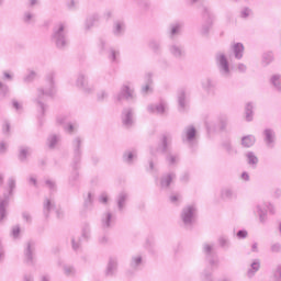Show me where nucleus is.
<instances>
[{"label": "nucleus", "mask_w": 281, "mask_h": 281, "mask_svg": "<svg viewBox=\"0 0 281 281\" xmlns=\"http://www.w3.org/2000/svg\"><path fill=\"white\" fill-rule=\"evenodd\" d=\"M48 88H38L37 89V97L35 99V102L41 111V115H45V111H47V98H54V94L56 93V86H54V72H50L46 77Z\"/></svg>", "instance_id": "obj_1"}, {"label": "nucleus", "mask_w": 281, "mask_h": 281, "mask_svg": "<svg viewBox=\"0 0 281 281\" xmlns=\"http://www.w3.org/2000/svg\"><path fill=\"white\" fill-rule=\"evenodd\" d=\"M69 31L67 29V22H58L55 24L52 34V41L55 43L58 49H65L69 45Z\"/></svg>", "instance_id": "obj_2"}, {"label": "nucleus", "mask_w": 281, "mask_h": 281, "mask_svg": "<svg viewBox=\"0 0 281 281\" xmlns=\"http://www.w3.org/2000/svg\"><path fill=\"white\" fill-rule=\"evenodd\" d=\"M172 144V135L171 134H162L160 138V143L157 147L150 148L151 158L149 160V169L155 170V161H157V155H166V153L170 151V145Z\"/></svg>", "instance_id": "obj_3"}, {"label": "nucleus", "mask_w": 281, "mask_h": 281, "mask_svg": "<svg viewBox=\"0 0 281 281\" xmlns=\"http://www.w3.org/2000/svg\"><path fill=\"white\" fill-rule=\"evenodd\" d=\"M71 146L74 148V160L72 172L69 177V183L74 184L75 181H78V177H80V175L78 173V166L80 164V156L82 155V151L80 150L82 146V138H80V136H77L72 140Z\"/></svg>", "instance_id": "obj_4"}, {"label": "nucleus", "mask_w": 281, "mask_h": 281, "mask_svg": "<svg viewBox=\"0 0 281 281\" xmlns=\"http://www.w3.org/2000/svg\"><path fill=\"white\" fill-rule=\"evenodd\" d=\"M8 186V191L0 196V223L8 216L7 207L10 205V196H12L14 189L16 188V180L14 178H9Z\"/></svg>", "instance_id": "obj_5"}, {"label": "nucleus", "mask_w": 281, "mask_h": 281, "mask_svg": "<svg viewBox=\"0 0 281 281\" xmlns=\"http://www.w3.org/2000/svg\"><path fill=\"white\" fill-rule=\"evenodd\" d=\"M203 254L205 269L202 271L201 279L203 281H212V245L204 244Z\"/></svg>", "instance_id": "obj_6"}, {"label": "nucleus", "mask_w": 281, "mask_h": 281, "mask_svg": "<svg viewBox=\"0 0 281 281\" xmlns=\"http://www.w3.org/2000/svg\"><path fill=\"white\" fill-rule=\"evenodd\" d=\"M181 221L187 229H192V225L196 221V206H186L181 212Z\"/></svg>", "instance_id": "obj_7"}, {"label": "nucleus", "mask_w": 281, "mask_h": 281, "mask_svg": "<svg viewBox=\"0 0 281 281\" xmlns=\"http://www.w3.org/2000/svg\"><path fill=\"white\" fill-rule=\"evenodd\" d=\"M201 19L202 34H210V30H212V8L210 5L202 4Z\"/></svg>", "instance_id": "obj_8"}, {"label": "nucleus", "mask_w": 281, "mask_h": 281, "mask_svg": "<svg viewBox=\"0 0 281 281\" xmlns=\"http://www.w3.org/2000/svg\"><path fill=\"white\" fill-rule=\"evenodd\" d=\"M181 137L183 144H188L189 148L196 147V127H194V125L186 126Z\"/></svg>", "instance_id": "obj_9"}, {"label": "nucleus", "mask_w": 281, "mask_h": 281, "mask_svg": "<svg viewBox=\"0 0 281 281\" xmlns=\"http://www.w3.org/2000/svg\"><path fill=\"white\" fill-rule=\"evenodd\" d=\"M56 214L57 218L63 217V211L56 207V202L52 198H46L43 203V214L45 218H49L50 214Z\"/></svg>", "instance_id": "obj_10"}, {"label": "nucleus", "mask_w": 281, "mask_h": 281, "mask_svg": "<svg viewBox=\"0 0 281 281\" xmlns=\"http://www.w3.org/2000/svg\"><path fill=\"white\" fill-rule=\"evenodd\" d=\"M115 100L122 102V100H135V92L128 85H123L121 91L116 94Z\"/></svg>", "instance_id": "obj_11"}, {"label": "nucleus", "mask_w": 281, "mask_h": 281, "mask_svg": "<svg viewBox=\"0 0 281 281\" xmlns=\"http://www.w3.org/2000/svg\"><path fill=\"white\" fill-rule=\"evenodd\" d=\"M57 124L63 126L64 131L69 134L74 133L76 128H78V125L76 123L69 122V116L65 114L57 116Z\"/></svg>", "instance_id": "obj_12"}, {"label": "nucleus", "mask_w": 281, "mask_h": 281, "mask_svg": "<svg viewBox=\"0 0 281 281\" xmlns=\"http://www.w3.org/2000/svg\"><path fill=\"white\" fill-rule=\"evenodd\" d=\"M76 87L82 89L85 93H93V87L89 86L87 80V75L85 72H79L76 80Z\"/></svg>", "instance_id": "obj_13"}, {"label": "nucleus", "mask_w": 281, "mask_h": 281, "mask_svg": "<svg viewBox=\"0 0 281 281\" xmlns=\"http://www.w3.org/2000/svg\"><path fill=\"white\" fill-rule=\"evenodd\" d=\"M36 251V243L29 240L24 249V258L27 265H34V252Z\"/></svg>", "instance_id": "obj_14"}, {"label": "nucleus", "mask_w": 281, "mask_h": 281, "mask_svg": "<svg viewBox=\"0 0 281 281\" xmlns=\"http://www.w3.org/2000/svg\"><path fill=\"white\" fill-rule=\"evenodd\" d=\"M169 54L173 56V58L181 59L183 56H186V49L183 48V45L179 42H173L169 45Z\"/></svg>", "instance_id": "obj_15"}, {"label": "nucleus", "mask_w": 281, "mask_h": 281, "mask_svg": "<svg viewBox=\"0 0 281 281\" xmlns=\"http://www.w3.org/2000/svg\"><path fill=\"white\" fill-rule=\"evenodd\" d=\"M122 122L127 127L131 128L133 124H135V114L133 109L125 108L122 112Z\"/></svg>", "instance_id": "obj_16"}, {"label": "nucleus", "mask_w": 281, "mask_h": 281, "mask_svg": "<svg viewBox=\"0 0 281 281\" xmlns=\"http://www.w3.org/2000/svg\"><path fill=\"white\" fill-rule=\"evenodd\" d=\"M126 33V22L124 20H115L112 26V34L114 36H124Z\"/></svg>", "instance_id": "obj_17"}, {"label": "nucleus", "mask_w": 281, "mask_h": 281, "mask_svg": "<svg viewBox=\"0 0 281 281\" xmlns=\"http://www.w3.org/2000/svg\"><path fill=\"white\" fill-rule=\"evenodd\" d=\"M166 109H168V103L164 100H160L158 104H149L147 106L148 113H157V115H164L166 113Z\"/></svg>", "instance_id": "obj_18"}, {"label": "nucleus", "mask_w": 281, "mask_h": 281, "mask_svg": "<svg viewBox=\"0 0 281 281\" xmlns=\"http://www.w3.org/2000/svg\"><path fill=\"white\" fill-rule=\"evenodd\" d=\"M101 225L103 229H111L115 225V215L110 211L105 212L101 217Z\"/></svg>", "instance_id": "obj_19"}, {"label": "nucleus", "mask_w": 281, "mask_h": 281, "mask_svg": "<svg viewBox=\"0 0 281 281\" xmlns=\"http://www.w3.org/2000/svg\"><path fill=\"white\" fill-rule=\"evenodd\" d=\"M142 265H144V259L140 255L133 256L130 262V269L132 273H135V271H139L142 268Z\"/></svg>", "instance_id": "obj_20"}, {"label": "nucleus", "mask_w": 281, "mask_h": 281, "mask_svg": "<svg viewBox=\"0 0 281 281\" xmlns=\"http://www.w3.org/2000/svg\"><path fill=\"white\" fill-rule=\"evenodd\" d=\"M116 271H117V258L111 257L108 262L105 274L115 276Z\"/></svg>", "instance_id": "obj_21"}, {"label": "nucleus", "mask_w": 281, "mask_h": 281, "mask_svg": "<svg viewBox=\"0 0 281 281\" xmlns=\"http://www.w3.org/2000/svg\"><path fill=\"white\" fill-rule=\"evenodd\" d=\"M177 176L175 173H167L165 176L161 177L160 179V188L162 190H166V188H170V184L172 183V180L176 178Z\"/></svg>", "instance_id": "obj_22"}, {"label": "nucleus", "mask_w": 281, "mask_h": 281, "mask_svg": "<svg viewBox=\"0 0 281 281\" xmlns=\"http://www.w3.org/2000/svg\"><path fill=\"white\" fill-rule=\"evenodd\" d=\"M181 30H183L182 22H176L170 24V31H169L170 38H175V36H177V34H179Z\"/></svg>", "instance_id": "obj_23"}, {"label": "nucleus", "mask_w": 281, "mask_h": 281, "mask_svg": "<svg viewBox=\"0 0 281 281\" xmlns=\"http://www.w3.org/2000/svg\"><path fill=\"white\" fill-rule=\"evenodd\" d=\"M127 199H128V193L127 192L122 191L119 194L116 203H117V209H119L120 212H122V210H124Z\"/></svg>", "instance_id": "obj_24"}, {"label": "nucleus", "mask_w": 281, "mask_h": 281, "mask_svg": "<svg viewBox=\"0 0 281 281\" xmlns=\"http://www.w3.org/2000/svg\"><path fill=\"white\" fill-rule=\"evenodd\" d=\"M153 85V74L148 72L145 76V86L142 88V93H148L153 91V88H150Z\"/></svg>", "instance_id": "obj_25"}, {"label": "nucleus", "mask_w": 281, "mask_h": 281, "mask_svg": "<svg viewBox=\"0 0 281 281\" xmlns=\"http://www.w3.org/2000/svg\"><path fill=\"white\" fill-rule=\"evenodd\" d=\"M179 111H186V90L181 89L178 92Z\"/></svg>", "instance_id": "obj_26"}, {"label": "nucleus", "mask_w": 281, "mask_h": 281, "mask_svg": "<svg viewBox=\"0 0 281 281\" xmlns=\"http://www.w3.org/2000/svg\"><path fill=\"white\" fill-rule=\"evenodd\" d=\"M100 20V15L93 14L87 18L85 23V30H91L93 25H95V21Z\"/></svg>", "instance_id": "obj_27"}, {"label": "nucleus", "mask_w": 281, "mask_h": 281, "mask_svg": "<svg viewBox=\"0 0 281 281\" xmlns=\"http://www.w3.org/2000/svg\"><path fill=\"white\" fill-rule=\"evenodd\" d=\"M217 65L227 74L229 71V65L227 64V58H225L223 55H220L217 57Z\"/></svg>", "instance_id": "obj_28"}, {"label": "nucleus", "mask_w": 281, "mask_h": 281, "mask_svg": "<svg viewBox=\"0 0 281 281\" xmlns=\"http://www.w3.org/2000/svg\"><path fill=\"white\" fill-rule=\"evenodd\" d=\"M60 142V135L53 134L48 136L47 144L48 148H56V145Z\"/></svg>", "instance_id": "obj_29"}, {"label": "nucleus", "mask_w": 281, "mask_h": 281, "mask_svg": "<svg viewBox=\"0 0 281 281\" xmlns=\"http://www.w3.org/2000/svg\"><path fill=\"white\" fill-rule=\"evenodd\" d=\"M136 157H137V151L128 150V151H125L123 159L124 161H126V164H133V159H135Z\"/></svg>", "instance_id": "obj_30"}, {"label": "nucleus", "mask_w": 281, "mask_h": 281, "mask_svg": "<svg viewBox=\"0 0 281 281\" xmlns=\"http://www.w3.org/2000/svg\"><path fill=\"white\" fill-rule=\"evenodd\" d=\"M166 161L169 166H177L179 164V156L177 154H168Z\"/></svg>", "instance_id": "obj_31"}, {"label": "nucleus", "mask_w": 281, "mask_h": 281, "mask_svg": "<svg viewBox=\"0 0 281 281\" xmlns=\"http://www.w3.org/2000/svg\"><path fill=\"white\" fill-rule=\"evenodd\" d=\"M81 237L83 240H89V238H91V226H89V224H83L81 229Z\"/></svg>", "instance_id": "obj_32"}, {"label": "nucleus", "mask_w": 281, "mask_h": 281, "mask_svg": "<svg viewBox=\"0 0 281 281\" xmlns=\"http://www.w3.org/2000/svg\"><path fill=\"white\" fill-rule=\"evenodd\" d=\"M117 56H120V50H115V48H110L108 50V58L111 63H117Z\"/></svg>", "instance_id": "obj_33"}, {"label": "nucleus", "mask_w": 281, "mask_h": 281, "mask_svg": "<svg viewBox=\"0 0 281 281\" xmlns=\"http://www.w3.org/2000/svg\"><path fill=\"white\" fill-rule=\"evenodd\" d=\"M83 206L86 210H91L93 206V193L89 192L85 198Z\"/></svg>", "instance_id": "obj_34"}, {"label": "nucleus", "mask_w": 281, "mask_h": 281, "mask_svg": "<svg viewBox=\"0 0 281 281\" xmlns=\"http://www.w3.org/2000/svg\"><path fill=\"white\" fill-rule=\"evenodd\" d=\"M36 15L30 11L24 12L23 21L24 23H34Z\"/></svg>", "instance_id": "obj_35"}, {"label": "nucleus", "mask_w": 281, "mask_h": 281, "mask_svg": "<svg viewBox=\"0 0 281 281\" xmlns=\"http://www.w3.org/2000/svg\"><path fill=\"white\" fill-rule=\"evenodd\" d=\"M260 270V262L254 261L251 263V269L248 271V278L254 277V273Z\"/></svg>", "instance_id": "obj_36"}, {"label": "nucleus", "mask_w": 281, "mask_h": 281, "mask_svg": "<svg viewBox=\"0 0 281 281\" xmlns=\"http://www.w3.org/2000/svg\"><path fill=\"white\" fill-rule=\"evenodd\" d=\"M256 140L254 139V137L251 136H246L241 139V144L243 146H245L246 148H249L250 146H254V143Z\"/></svg>", "instance_id": "obj_37"}, {"label": "nucleus", "mask_w": 281, "mask_h": 281, "mask_svg": "<svg viewBox=\"0 0 281 281\" xmlns=\"http://www.w3.org/2000/svg\"><path fill=\"white\" fill-rule=\"evenodd\" d=\"M233 49H234L235 56L237 58H240V56H243L241 54L245 48L243 47V44H234Z\"/></svg>", "instance_id": "obj_38"}, {"label": "nucleus", "mask_w": 281, "mask_h": 281, "mask_svg": "<svg viewBox=\"0 0 281 281\" xmlns=\"http://www.w3.org/2000/svg\"><path fill=\"white\" fill-rule=\"evenodd\" d=\"M64 273L65 276H76V268L74 266L65 265L64 266Z\"/></svg>", "instance_id": "obj_39"}, {"label": "nucleus", "mask_w": 281, "mask_h": 281, "mask_svg": "<svg viewBox=\"0 0 281 281\" xmlns=\"http://www.w3.org/2000/svg\"><path fill=\"white\" fill-rule=\"evenodd\" d=\"M36 78V72L34 70H29V74L24 77V82H32Z\"/></svg>", "instance_id": "obj_40"}, {"label": "nucleus", "mask_w": 281, "mask_h": 281, "mask_svg": "<svg viewBox=\"0 0 281 281\" xmlns=\"http://www.w3.org/2000/svg\"><path fill=\"white\" fill-rule=\"evenodd\" d=\"M20 235H21V226L19 225L13 226L11 231V236H13V238H19Z\"/></svg>", "instance_id": "obj_41"}, {"label": "nucleus", "mask_w": 281, "mask_h": 281, "mask_svg": "<svg viewBox=\"0 0 281 281\" xmlns=\"http://www.w3.org/2000/svg\"><path fill=\"white\" fill-rule=\"evenodd\" d=\"M12 106H13V109H15V111L18 113H22L23 112V105L21 103H19V101H16V100L12 101Z\"/></svg>", "instance_id": "obj_42"}, {"label": "nucleus", "mask_w": 281, "mask_h": 281, "mask_svg": "<svg viewBox=\"0 0 281 281\" xmlns=\"http://www.w3.org/2000/svg\"><path fill=\"white\" fill-rule=\"evenodd\" d=\"M202 87H203L204 91H209L210 92L211 89H212V80H210V79L204 80L202 82Z\"/></svg>", "instance_id": "obj_43"}, {"label": "nucleus", "mask_w": 281, "mask_h": 281, "mask_svg": "<svg viewBox=\"0 0 281 281\" xmlns=\"http://www.w3.org/2000/svg\"><path fill=\"white\" fill-rule=\"evenodd\" d=\"M71 245L74 251H78L80 249V239H76V237H72Z\"/></svg>", "instance_id": "obj_44"}, {"label": "nucleus", "mask_w": 281, "mask_h": 281, "mask_svg": "<svg viewBox=\"0 0 281 281\" xmlns=\"http://www.w3.org/2000/svg\"><path fill=\"white\" fill-rule=\"evenodd\" d=\"M149 47H150V49H153L154 52H159L160 44H159V42H157V41H151V42L149 43Z\"/></svg>", "instance_id": "obj_45"}, {"label": "nucleus", "mask_w": 281, "mask_h": 281, "mask_svg": "<svg viewBox=\"0 0 281 281\" xmlns=\"http://www.w3.org/2000/svg\"><path fill=\"white\" fill-rule=\"evenodd\" d=\"M29 148H22L20 150V159L21 161H25V159L27 158V153H29Z\"/></svg>", "instance_id": "obj_46"}, {"label": "nucleus", "mask_w": 281, "mask_h": 281, "mask_svg": "<svg viewBox=\"0 0 281 281\" xmlns=\"http://www.w3.org/2000/svg\"><path fill=\"white\" fill-rule=\"evenodd\" d=\"M99 49L101 54H104V52H106V41L104 40L99 41Z\"/></svg>", "instance_id": "obj_47"}, {"label": "nucleus", "mask_w": 281, "mask_h": 281, "mask_svg": "<svg viewBox=\"0 0 281 281\" xmlns=\"http://www.w3.org/2000/svg\"><path fill=\"white\" fill-rule=\"evenodd\" d=\"M8 150V143L5 142H0V155H4Z\"/></svg>", "instance_id": "obj_48"}, {"label": "nucleus", "mask_w": 281, "mask_h": 281, "mask_svg": "<svg viewBox=\"0 0 281 281\" xmlns=\"http://www.w3.org/2000/svg\"><path fill=\"white\" fill-rule=\"evenodd\" d=\"M22 218L26 222V223H32V215L29 212H23L22 213Z\"/></svg>", "instance_id": "obj_49"}, {"label": "nucleus", "mask_w": 281, "mask_h": 281, "mask_svg": "<svg viewBox=\"0 0 281 281\" xmlns=\"http://www.w3.org/2000/svg\"><path fill=\"white\" fill-rule=\"evenodd\" d=\"M45 184L47 186V188H49V190H52L54 192V190H56V182H54L53 180H46Z\"/></svg>", "instance_id": "obj_50"}, {"label": "nucleus", "mask_w": 281, "mask_h": 281, "mask_svg": "<svg viewBox=\"0 0 281 281\" xmlns=\"http://www.w3.org/2000/svg\"><path fill=\"white\" fill-rule=\"evenodd\" d=\"M99 202H100V203H103V204L109 203V195H106V193H102V194L99 196Z\"/></svg>", "instance_id": "obj_51"}, {"label": "nucleus", "mask_w": 281, "mask_h": 281, "mask_svg": "<svg viewBox=\"0 0 281 281\" xmlns=\"http://www.w3.org/2000/svg\"><path fill=\"white\" fill-rule=\"evenodd\" d=\"M180 199H181V195H179V194L170 195V202L173 203L175 205H177V203H179Z\"/></svg>", "instance_id": "obj_52"}, {"label": "nucleus", "mask_w": 281, "mask_h": 281, "mask_svg": "<svg viewBox=\"0 0 281 281\" xmlns=\"http://www.w3.org/2000/svg\"><path fill=\"white\" fill-rule=\"evenodd\" d=\"M105 98H109V93H106V91H101V92L98 93V100L99 101H102Z\"/></svg>", "instance_id": "obj_53"}, {"label": "nucleus", "mask_w": 281, "mask_h": 281, "mask_svg": "<svg viewBox=\"0 0 281 281\" xmlns=\"http://www.w3.org/2000/svg\"><path fill=\"white\" fill-rule=\"evenodd\" d=\"M68 8L70 10H75V8H78V0H70V2L68 3Z\"/></svg>", "instance_id": "obj_54"}, {"label": "nucleus", "mask_w": 281, "mask_h": 281, "mask_svg": "<svg viewBox=\"0 0 281 281\" xmlns=\"http://www.w3.org/2000/svg\"><path fill=\"white\" fill-rule=\"evenodd\" d=\"M2 131H3V133H10V122L9 121H4Z\"/></svg>", "instance_id": "obj_55"}, {"label": "nucleus", "mask_w": 281, "mask_h": 281, "mask_svg": "<svg viewBox=\"0 0 281 281\" xmlns=\"http://www.w3.org/2000/svg\"><path fill=\"white\" fill-rule=\"evenodd\" d=\"M248 162L249 164H258V158L251 154L248 155Z\"/></svg>", "instance_id": "obj_56"}, {"label": "nucleus", "mask_w": 281, "mask_h": 281, "mask_svg": "<svg viewBox=\"0 0 281 281\" xmlns=\"http://www.w3.org/2000/svg\"><path fill=\"white\" fill-rule=\"evenodd\" d=\"M246 120H248V122L251 120V105L246 108Z\"/></svg>", "instance_id": "obj_57"}, {"label": "nucleus", "mask_w": 281, "mask_h": 281, "mask_svg": "<svg viewBox=\"0 0 281 281\" xmlns=\"http://www.w3.org/2000/svg\"><path fill=\"white\" fill-rule=\"evenodd\" d=\"M204 124L206 126L207 133H212V125L210 124V121H207V119H205Z\"/></svg>", "instance_id": "obj_58"}, {"label": "nucleus", "mask_w": 281, "mask_h": 281, "mask_svg": "<svg viewBox=\"0 0 281 281\" xmlns=\"http://www.w3.org/2000/svg\"><path fill=\"white\" fill-rule=\"evenodd\" d=\"M181 181H184V182L190 181V173L189 172H184L182 175V177H181Z\"/></svg>", "instance_id": "obj_59"}, {"label": "nucleus", "mask_w": 281, "mask_h": 281, "mask_svg": "<svg viewBox=\"0 0 281 281\" xmlns=\"http://www.w3.org/2000/svg\"><path fill=\"white\" fill-rule=\"evenodd\" d=\"M238 238H247V232L246 231H239L237 233Z\"/></svg>", "instance_id": "obj_60"}, {"label": "nucleus", "mask_w": 281, "mask_h": 281, "mask_svg": "<svg viewBox=\"0 0 281 281\" xmlns=\"http://www.w3.org/2000/svg\"><path fill=\"white\" fill-rule=\"evenodd\" d=\"M0 89H1V94H2L3 97H5V93H8V91H9L8 86H2V88H0Z\"/></svg>", "instance_id": "obj_61"}, {"label": "nucleus", "mask_w": 281, "mask_h": 281, "mask_svg": "<svg viewBox=\"0 0 281 281\" xmlns=\"http://www.w3.org/2000/svg\"><path fill=\"white\" fill-rule=\"evenodd\" d=\"M24 281H34V277L32 274H25Z\"/></svg>", "instance_id": "obj_62"}, {"label": "nucleus", "mask_w": 281, "mask_h": 281, "mask_svg": "<svg viewBox=\"0 0 281 281\" xmlns=\"http://www.w3.org/2000/svg\"><path fill=\"white\" fill-rule=\"evenodd\" d=\"M30 8H34V5H38V0H30Z\"/></svg>", "instance_id": "obj_63"}, {"label": "nucleus", "mask_w": 281, "mask_h": 281, "mask_svg": "<svg viewBox=\"0 0 281 281\" xmlns=\"http://www.w3.org/2000/svg\"><path fill=\"white\" fill-rule=\"evenodd\" d=\"M52 279H50V277L48 276V274H44L43 277H42V280L41 281H50Z\"/></svg>", "instance_id": "obj_64"}]
</instances>
